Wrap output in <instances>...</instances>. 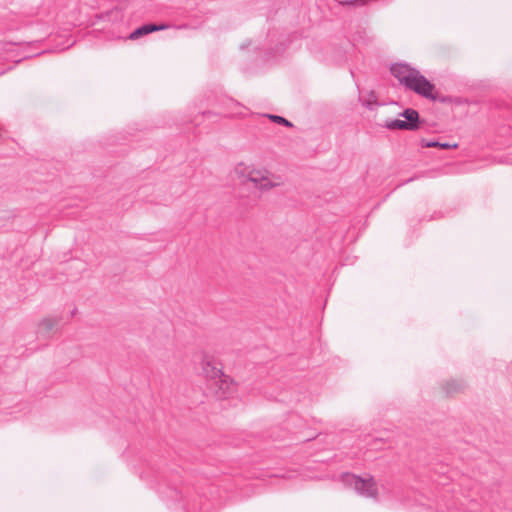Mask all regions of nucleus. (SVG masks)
<instances>
[{"label":"nucleus","mask_w":512,"mask_h":512,"mask_svg":"<svg viewBox=\"0 0 512 512\" xmlns=\"http://www.w3.org/2000/svg\"><path fill=\"white\" fill-rule=\"evenodd\" d=\"M210 385L214 389V393L218 398H228L236 392V383L224 372L219 379L215 380Z\"/></svg>","instance_id":"423d86ee"},{"label":"nucleus","mask_w":512,"mask_h":512,"mask_svg":"<svg viewBox=\"0 0 512 512\" xmlns=\"http://www.w3.org/2000/svg\"><path fill=\"white\" fill-rule=\"evenodd\" d=\"M342 482L346 487L354 489L362 496L372 498L377 496L376 483L372 477L360 478L356 475L346 473L342 475Z\"/></svg>","instance_id":"7ed1b4c3"},{"label":"nucleus","mask_w":512,"mask_h":512,"mask_svg":"<svg viewBox=\"0 0 512 512\" xmlns=\"http://www.w3.org/2000/svg\"><path fill=\"white\" fill-rule=\"evenodd\" d=\"M233 173L240 183L246 184L249 182L254 188L263 192L284 184L281 176L270 173L266 168L243 161L234 166Z\"/></svg>","instance_id":"f257e3e1"},{"label":"nucleus","mask_w":512,"mask_h":512,"mask_svg":"<svg viewBox=\"0 0 512 512\" xmlns=\"http://www.w3.org/2000/svg\"><path fill=\"white\" fill-rule=\"evenodd\" d=\"M60 319L58 317H45L39 321L36 330V340L46 342L58 331Z\"/></svg>","instance_id":"39448f33"},{"label":"nucleus","mask_w":512,"mask_h":512,"mask_svg":"<svg viewBox=\"0 0 512 512\" xmlns=\"http://www.w3.org/2000/svg\"><path fill=\"white\" fill-rule=\"evenodd\" d=\"M402 116L405 118V121L411 122L413 124V129L414 130H416L418 128L419 114H418V112L416 110H414V109H406L402 113Z\"/></svg>","instance_id":"1a4fd4ad"},{"label":"nucleus","mask_w":512,"mask_h":512,"mask_svg":"<svg viewBox=\"0 0 512 512\" xmlns=\"http://www.w3.org/2000/svg\"><path fill=\"white\" fill-rule=\"evenodd\" d=\"M200 370L202 376L207 379L210 384L223 375L220 363L214 355L208 352H204L201 356Z\"/></svg>","instance_id":"20e7f679"},{"label":"nucleus","mask_w":512,"mask_h":512,"mask_svg":"<svg viewBox=\"0 0 512 512\" xmlns=\"http://www.w3.org/2000/svg\"><path fill=\"white\" fill-rule=\"evenodd\" d=\"M391 73L407 88L424 97L435 98L433 95L434 85L414 68L406 64H395L391 67Z\"/></svg>","instance_id":"f03ea898"},{"label":"nucleus","mask_w":512,"mask_h":512,"mask_svg":"<svg viewBox=\"0 0 512 512\" xmlns=\"http://www.w3.org/2000/svg\"><path fill=\"white\" fill-rule=\"evenodd\" d=\"M273 122H276L278 124H283L285 126H292V124L286 120L285 118L281 117V116H277V115H269L268 116Z\"/></svg>","instance_id":"9b49d317"},{"label":"nucleus","mask_w":512,"mask_h":512,"mask_svg":"<svg viewBox=\"0 0 512 512\" xmlns=\"http://www.w3.org/2000/svg\"><path fill=\"white\" fill-rule=\"evenodd\" d=\"M385 127L390 130H414L411 122L400 119L386 121Z\"/></svg>","instance_id":"6e6552de"},{"label":"nucleus","mask_w":512,"mask_h":512,"mask_svg":"<svg viewBox=\"0 0 512 512\" xmlns=\"http://www.w3.org/2000/svg\"><path fill=\"white\" fill-rule=\"evenodd\" d=\"M423 147H439L441 149H450V148H456L457 144H448V143H440L437 141H422Z\"/></svg>","instance_id":"9d476101"},{"label":"nucleus","mask_w":512,"mask_h":512,"mask_svg":"<svg viewBox=\"0 0 512 512\" xmlns=\"http://www.w3.org/2000/svg\"><path fill=\"white\" fill-rule=\"evenodd\" d=\"M168 26L167 25H155V24H148V25H143L139 28H137L136 30H134L130 35H129V39L131 40H136L144 35H147L151 32H154V31H160V30H164L166 29Z\"/></svg>","instance_id":"0eeeda50"},{"label":"nucleus","mask_w":512,"mask_h":512,"mask_svg":"<svg viewBox=\"0 0 512 512\" xmlns=\"http://www.w3.org/2000/svg\"><path fill=\"white\" fill-rule=\"evenodd\" d=\"M368 0H354L353 2H360V3H366Z\"/></svg>","instance_id":"f8f14e48"},{"label":"nucleus","mask_w":512,"mask_h":512,"mask_svg":"<svg viewBox=\"0 0 512 512\" xmlns=\"http://www.w3.org/2000/svg\"><path fill=\"white\" fill-rule=\"evenodd\" d=\"M2 135H3V128H2V126L0 125V139L2 138Z\"/></svg>","instance_id":"ddd939ff"}]
</instances>
